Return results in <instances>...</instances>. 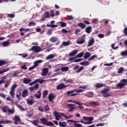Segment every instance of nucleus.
<instances>
[{"label": "nucleus", "mask_w": 127, "mask_h": 127, "mask_svg": "<svg viewBox=\"0 0 127 127\" xmlns=\"http://www.w3.org/2000/svg\"><path fill=\"white\" fill-rule=\"evenodd\" d=\"M83 119L84 121H87L88 122H84L83 120H80L81 124H83L84 125H91V124H93L94 118L92 117L83 116Z\"/></svg>", "instance_id": "f257e3e1"}, {"label": "nucleus", "mask_w": 127, "mask_h": 127, "mask_svg": "<svg viewBox=\"0 0 127 127\" xmlns=\"http://www.w3.org/2000/svg\"><path fill=\"white\" fill-rule=\"evenodd\" d=\"M53 114L57 121H59L60 119H62V117H61V116L64 117V118H65V119H70V117H68L67 115H65V114L63 113H61L59 114L58 113V112L54 111Z\"/></svg>", "instance_id": "f03ea898"}, {"label": "nucleus", "mask_w": 127, "mask_h": 127, "mask_svg": "<svg viewBox=\"0 0 127 127\" xmlns=\"http://www.w3.org/2000/svg\"><path fill=\"white\" fill-rule=\"evenodd\" d=\"M121 82L117 84V89H123L125 86H127V79H123L121 80Z\"/></svg>", "instance_id": "7ed1b4c3"}, {"label": "nucleus", "mask_w": 127, "mask_h": 127, "mask_svg": "<svg viewBox=\"0 0 127 127\" xmlns=\"http://www.w3.org/2000/svg\"><path fill=\"white\" fill-rule=\"evenodd\" d=\"M29 51H35L36 53H38L39 52L42 51V49H41V48L39 46H34L29 49Z\"/></svg>", "instance_id": "20e7f679"}, {"label": "nucleus", "mask_w": 127, "mask_h": 127, "mask_svg": "<svg viewBox=\"0 0 127 127\" xmlns=\"http://www.w3.org/2000/svg\"><path fill=\"white\" fill-rule=\"evenodd\" d=\"M109 91V89H104L103 90L101 91V94H103V97H104V98H109V97L112 96V94H108Z\"/></svg>", "instance_id": "39448f33"}, {"label": "nucleus", "mask_w": 127, "mask_h": 127, "mask_svg": "<svg viewBox=\"0 0 127 127\" xmlns=\"http://www.w3.org/2000/svg\"><path fill=\"white\" fill-rule=\"evenodd\" d=\"M85 35H82L76 40V43L77 44H83V43H85Z\"/></svg>", "instance_id": "423d86ee"}, {"label": "nucleus", "mask_w": 127, "mask_h": 127, "mask_svg": "<svg viewBox=\"0 0 127 127\" xmlns=\"http://www.w3.org/2000/svg\"><path fill=\"white\" fill-rule=\"evenodd\" d=\"M84 66H81V67H80V66L78 65L74 66L73 67V70H77L76 71V73H80V72H81V71H82V70H84Z\"/></svg>", "instance_id": "0eeeda50"}, {"label": "nucleus", "mask_w": 127, "mask_h": 127, "mask_svg": "<svg viewBox=\"0 0 127 127\" xmlns=\"http://www.w3.org/2000/svg\"><path fill=\"white\" fill-rule=\"evenodd\" d=\"M67 86L68 85H66L63 83H61L57 86V90H63V89L67 88Z\"/></svg>", "instance_id": "6e6552de"}, {"label": "nucleus", "mask_w": 127, "mask_h": 127, "mask_svg": "<svg viewBox=\"0 0 127 127\" xmlns=\"http://www.w3.org/2000/svg\"><path fill=\"white\" fill-rule=\"evenodd\" d=\"M48 98L49 102H51V103H54L53 102V99H55V95H54V94L52 93L49 95Z\"/></svg>", "instance_id": "1a4fd4ad"}, {"label": "nucleus", "mask_w": 127, "mask_h": 127, "mask_svg": "<svg viewBox=\"0 0 127 127\" xmlns=\"http://www.w3.org/2000/svg\"><path fill=\"white\" fill-rule=\"evenodd\" d=\"M29 93L28 92V90L27 89H25L23 91L22 93V97L23 98H26L27 96H29Z\"/></svg>", "instance_id": "9d476101"}, {"label": "nucleus", "mask_w": 127, "mask_h": 127, "mask_svg": "<svg viewBox=\"0 0 127 127\" xmlns=\"http://www.w3.org/2000/svg\"><path fill=\"white\" fill-rule=\"evenodd\" d=\"M43 82H44V80H41L40 81V79H36L35 81L30 83L29 84V86H32L33 85H34V84L36 83H43Z\"/></svg>", "instance_id": "9b49d317"}, {"label": "nucleus", "mask_w": 127, "mask_h": 127, "mask_svg": "<svg viewBox=\"0 0 127 127\" xmlns=\"http://www.w3.org/2000/svg\"><path fill=\"white\" fill-rule=\"evenodd\" d=\"M14 121L15 125H18V122H20L21 120L19 118V116H15L13 119Z\"/></svg>", "instance_id": "f8f14e48"}, {"label": "nucleus", "mask_w": 127, "mask_h": 127, "mask_svg": "<svg viewBox=\"0 0 127 127\" xmlns=\"http://www.w3.org/2000/svg\"><path fill=\"white\" fill-rule=\"evenodd\" d=\"M48 68L46 67V68H44L43 69V71L42 72V76H46L48 73Z\"/></svg>", "instance_id": "ddd939ff"}, {"label": "nucleus", "mask_w": 127, "mask_h": 127, "mask_svg": "<svg viewBox=\"0 0 127 127\" xmlns=\"http://www.w3.org/2000/svg\"><path fill=\"white\" fill-rule=\"evenodd\" d=\"M94 43H95V40H94V38L90 39L88 42L87 47L92 46V45H93V44H94Z\"/></svg>", "instance_id": "4468645a"}, {"label": "nucleus", "mask_w": 127, "mask_h": 127, "mask_svg": "<svg viewBox=\"0 0 127 127\" xmlns=\"http://www.w3.org/2000/svg\"><path fill=\"white\" fill-rule=\"evenodd\" d=\"M38 93H36L34 94L35 98H36V99H40L41 98V91H37Z\"/></svg>", "instance_id": "2eb2a0df"}, {"label": "nucleus", "mask_w": 127, "mask_h": 127, "mask_svg": "<svg viewBox=\"0 0 127 127\" xmlns=\"http://www.w3.org/2000/svg\"><path fill=\"white\" fill-rule=\"evenodd\" d=\"M95 88H103V87H105V84L103 83H97L95 85Z\"/></svg>", "instance_id": "dca6fc26"}, {"label": "nucleus", "mask_w": 127, "mask_h": 127, "mask_svg": "<svg viewBox=\"0 0 127 127\" xmlns=\"http://www.w3.org/2000/svg\"><path fill=\"white\" fill-rule=\"evenodd\" d=\"M23 82L24 84H28L30 82H31V79L29 77L24 78L23 80Z\"/></svg>", "instance_id": "f3484780"}, {"label": "nucleus", "mask_w": 127, "mask_h": 127, "mask_svg": "<svg viewBox=\"0 0 127 127\" xmlns=\"http://www.w3.org/2000/svg\"><path fill=\"white\" fill-rule=\"evenodd\" d=\"M50 41L51 42H52V43H54V42H56V41H58V38L53 36L50 38Z\"/></svg>", "instance_id": "a211bd4d"}, {"label": "nucleus", "mask_w": 127, "mask_h": 127, "mask_svg": "<svg viewBox=\"0 0 127 127\" xmlns=\"http://www.w3.org/2000/svg\"><path fill=\"white\" fill-rule=\"evenodd\" d=\"M41 123L42 124V125H45L46 126L47 124V119L46 118H41L40 119Z\"/></svg>", "instance_id": "6ab92c4d"}, {"label": "nucleus", "mask_w": 127, "mask_h": 127, "mask_svg": "<svg viewBox=\"0 0 127 127\" xmlns=\"http://www.w3.org/2000/svg\"><path fill=\"white\" fill-rule=\"evenodd\" d=\"M77 26H78V27H81L82 29L86 28V25L82 22L78 23Z\"/></svg>", "instance_id": "aec40b11"}, {"label": "nucleus", "mask_w": 127, "mask_h": 127, "mask_svg": "<svg viewBox=\"0 0 127 127\" xmlns=\"http://www.w3.org/2000/svg\"><path fill=\"white\" fill-rule=\"evenodd\" d=\"M89 105H90L91 106H100V103L97 101H91L89 102Z\"/></svg>", "instance_id": "412c9836"}, {"label": "nucleus", "mask_w": 127, "mask_h": 127, "mask_svg": "<svg viewBox=\"0 0 127 127\" xmlns=\"http://www.w3.org/2000/svg\"><path fill=\"white\" fill-rule=\"evenodd\" d=\"M90 56H91V53L87 52L85 53L83 57L84 59H88V58H89V57H90Z\"/></svg>", "instance_id": "4be33fe9"}, {"label": "nucleus", "mask_w": 127, "mask_h": 127, "mask_svg": "<svg viewBox=\"0 0 127 127\" xmlns=\"http://www.w3.org/2000/svg\"><path fill=\"white\" fill-rule=\"evenodd\" d=\"M85 31L87 33H91V32L92 31V27L90 26L87 27L85 29Z\"/></svg>", "instance_id": "5701e85b"}, {"label": "nucleus", "mask_w": 127, "mask_h": 127, "mask_svg": "<svg viewBox=\"0 0 127 127\" xmlns=\"http://www.w3.org/2000/svg\"><path fill=\"white\" fill-rule=\"evenodd\" d=\"M9 109V107L6 105L2 108V110L3 113H6V112H8Z\"/></svg>", "instance_id": "b1692460"}, {"label": "nucleus", "mask_w": 127, "mask_h": 127, "mask_svg": "<svg viewBox=\"0 0 127 127\" xmlns=\"http://www.w3.org/2000/svg\"><path fill=\"white\" fill-rule=\"evenodd\" d=\"M9 123H11V121H9L8 120L0 121V124H2L3 125H4V124H9Z\"/></svg>", "instance_id": "393cba45"}, {"label": "nucleus", "mask_w": 127, "mask_h": 127, "mask_svg": "<svg viewBox=\"0 0 127 127\" xmlns=\"http://www.w3.org/2000/svg\"><path fill=\"white\" fill-rule=\"evenodd\" d=\"M59 125L60 127H66V126H67V124H66V123L62 122H60L59 123Z\"/></svg>", "instance_id": "a878e982"}, {"label": "nucleus", "mask_w": 127, "mask_h": 127, "mask_svg": "<svg viewBox=\"0 0 127 127\" xmlns=\"http://www.w3.org/2000/svg\"><path fill=\"white\" fill-rule=\"evenodd\" d=\"M48 95V91L47 90H45L43 92V99H45L46 98V96Z\"/></svg>", "instance_id": "bb28decb"}, {"label": "nucleus", "mask_w": 127, "mask_h": 127, "mask_svg": "<svg viewBox=\"0 0 127 127\" xmlns=\"http://www.w3.org/2000/svg\"><path fill=\"white\" fill-rule=\"evenodd\" d=\"M61 71L63 72H65L69 70V67L68 66H64L61 68Z\"/></svg>", "instance_id": "cd10ccee"}, {"label": "nucleus", "mask_w": 127, "mask_h": 127, "mask_svg": "<svg viewBox=\"0 0 127 127\" xmlns=\"http://www.w3.org/2000/svg\"><path fill=\"white\" fill-rule=\"evenodd\" d=\"M80 65H82L83 66H88L90 64V62H83L80 63Z\"/></svg>", "instance_id": "c85d7f7f"}, {"label": "nucleus", "mask_w": 127, "mask_h": 127, "mask_svg": "<svg viewBox=\"0 0 127 127\" xmlns=\"http://www.w3.org/2000/svg\"><path fill=\"white\" fill-rule=\"evenodd\" d=\"M54 57V54H51L48 56L46 59V60H49L50 59H53V58Z\"/></svg>", "instance_id": "c756f323"}, {"label": "nucleus", "mask_w": 127, "mask_h": 127, "mask_svg": "<svg viewBox=\"0 0 127 127\" xmlns=\"http://www.w3.org/2000/svg\"><path fill=\"white\" fill-rule=\"evenodd\" d=\"M77 52H78V51L77 50H74L69 54V56H74V55H75V54H77Z\"/></svg>", "instance_id": "7c9ffc66"}, {"label": "nucleus", "mask_w": 127, "mask_h": 127, "mask_svg": "<svg viewBox=\"0 0 127 127\" xmlns=\"http://www.w3.org/2000/svg\"><path fill=\"white\" fill-rule=\"evenodd\" d=\"M93 96H94V93L93 92H88L86 94V97L88 98H93Z\"/></svg>", "instance_id": "2f4dec72"}, {"label": "nucleus", "mask_w": 127, "mask_h": 127, "mask_svg": "<svg viewBox=\"0 0 127 127\" xmlns=\"http://www.w3.org/2000/svg\"><path fill=\"white\" fill-rule=\"evenodd\" d=\"M7 71H9V68H5L2 70H0V75H2L3 73H5V72H7Z\"/></svg>", "instance_id": "473e14b6"}, {"label": "nucleus", "mask_w": 127, "mask_h": 127, "mask_svg": "<svg viewBox=\"0 0 127 127\" xmlns=\"http://www.w3.org/2000/svg\"><path fill=\"white\" fill-rule=\"evenodd\" d=\"M47 27H52V28L58 27V25L47 24Z\"/></svg>", "instance_id": "72a5a7b5"}, {"label": "nucleus", "mask_w": 127, "mask_h": 127, "mask_svg": "<svg viewBox=\"0 0 127 127\" xmlns=\"http://www.w3.org/2000/svg\"><path fill=\"white\" fill-rule=\"evenodd\" d=\"M27 103L28 104V105H33V103H34V101H33V100L31 99V100H29V99H27Z\"/></svg>", "instance_id": "f704fd0d"}, {"label": "nucleus", "mask_w": 127, "mask_h": 127, "mask_svg": "<svg viewBox=\"0 0 127 127\" xmlns=\"http://www.w3.org/2000/svg\"><path fill=\"white\" fill-rule=\"evenodd\" d=\"M59 23H60L61 27H65L67 25V24L64 22H59Z\"/></svg>", "instance_id": "c9c22d12"}, {"label": "nucleus", "mask_w": 127, "mask_h": 127, "mask_svg": "<svg viewBox=\"0 0 127 127\" xmlns=\"http://www.w3.org/2000/svg\"><path fill=\"white\" fill-rule=\"evenodd\" d=\"M28 25L29 26H35V25H36V23L31 21L29 23Z\"/></svg>", "instance_id": "e433bc0d"}, {"label": "nucleus", "mask_w": 127, "mask_h": 127, "mask_svg": "<svg viewBox=\"0 0 127 127\" xmlns=\"http://www.w3.org/2000/svg\"><path fill=\"white\" fill-rule=\"evenodd\" d=\"M8 44H9V41H5V42H3L2 43V45L4 47L8 46Z\"/></svg>", "instance_id": "4c0bfd02"}, {"label": "nucleus", "mask_w": 127, "mask_h": 127, "mask_svg": "<svg viewBox=\"0 0 127 127\" xmlns=\"http://www.w3.org/2000/svg\"><path fill=\"white\" fill-rule=\"evenodd\" d=\"M17 87V84H13L12 87H11V91H15V88H16Z\"/></svg>", "instance_id": "58836bf2"}, {"label": "nucleus", "mask_w": 127, "mask_h": 127, "mask_svg": "<svg viewBox=\"0 0 127 127\" xmlns=\"http://www.w3.org/2000/svg\"><path fill=\"white\" fill-rule=\"evenodd\" d=\"M46 126H49L50 127H53V126H54V124H53V123H52V122H47V124H46Z\"/></svg>", "instance_id": "ea45409f"}, {"label": "nucleus", "mask_w": 127, "mask_h": 127, "mask_svg": "<svg viewBox=\"0 0 127 127\" xmlns=\"http://www.w3.org/2000/svg\"><path fill=\"white\" fill-rule=\"evenodd\" d=\"M15 16V15H14V14H7V17H10L11 18H13V17H14Z\"/></svg>", "instance_id": "a19ab883"}, {"label": "nucleus", "mask_w": 127, "mask_h": 127, "mask_svg": "<svg viewBox=\"0 0 127 127\" xmlns=\"http://www.w3.org/2000/svg\"><path fill=\"white\" fill-rule=\"evenodd\" d=\"M4 64H6V62L5 61H0V66H2V65H4Z\"/></svg>", "instance_id": "79ce46f5"}, {"label": "nucleus", "mask_w": 127, "mask_h": 127, "mask_svg": "<svg viewBox=\"0 0 127 127\" xmlns=\"http://www.w3.org/2000/svg\"><path fill=\"white\" fill-rule=\"evenodd\" d=\"M121 56H127V51L122 52L121 53Z\"/></svg>", "instance_id": "37998d69"}, {"label": "nucleus", "mask_w": 127, "mask_h": 127, "mask_svg": "<svg viewBox=\"0 0 127 127\" xmlns=\"http://www.w3.org/2000/svg\"><path fill=\"white\" fill-rule=\"evenodd\" d=\"M123 72H124V67H121L119 69V70L118 71V73L119 74H121V73H123Z\"/></svg>", "instance_id": "c03bdc74"}, {"label": "nucleus", "mask_w": 127, "mask_h": 127, "mask_svg": "<svg viewBox=\"0 0 127 127\" xmlns=\"http://www.w3.org/2000/svg\"><path fill=\"white\" fill-rule=\"evenodd\" d=\"M83 55H84V52H81V53L78 54L76 56V57H77L78 58H81V57H83Z\"/></svg>", "instance_id": "a18cd8bd"}, {"label": "nucleus", "mask_w": 127, "mask_h": 127, "mask_svg": "<svg viewBox=\"0 0 127 127\" xmlns=\"http://www.w3.org/2000/svg\"><path fill=\"white\" fill-rule=\"evenodd\" d=\"M69 44H70V41L63 42V45H64V46H67V45H69Z\"/></svg>", "instance_id": "49530a36"}, {"label": "nucleus", "mask_w": 127, "mask_h": 127, "mask_svg": "<svg viewBox=\"0 0 127 127\" xmlns=\"http://www.w3.org/2000/svg\"><path fill=\"white\" fill-rule=\"evenodd\" d=\"M68 83H70V84H73V79H69L66 81V84H68Z\"/></svg>", "instance_id": "de8ad7c7"}, {"label": "nucleus", "mask_w": 127, "mask_h": 127, "mask_svg": "<svg viewBox=\"0 0 127 127\" xmlns=\"http://www.w3.org/2000/svg\"><path fill=\"white\" fill-rule=\"evenodd\" d=\"M38 110L40 112H44V109H43V107H42V106H39V107H38Z\"/></svg>", "instance_id": "09e8293b"}, {"label": "nucleus", "mask_w": 127, "mask_h": 127, "mask_svg": "<svg viewBox=\"0 0 127 127\" xmlns=\"http://www.w3.org/2000/svg\"><path fill=\"white\" fill-rule=\"evenodd\" d=\"M96 57H97V56L93 55V56H91L90 58H89L88 59V61H90V60H94V59H95V58H96Z\"/></svg>", "instance_id": "8fccbe9b"}, {"label": "nucleus", "mask_w": 127, "mask_h": 127, "mask_svg": "<svg viewBox=\"0 0 127 127\" xmlns=\"http://www.w3.org/2000/svg\"><path fill=\"white\" fill-rule=\"evenodd\" d=\"M67 17L68 20H73V19H74V17H73L72 15H67Z\"/></svg>", "instance_id": "3c124183"}, {"label": "nucleus", "mask_w": 127, "mask_h": 127, "mask_svg": "<svg viewBox=\"0 0 127 127\" xmlns=\"http://www.w3.org/2000/svg\"><path fill=\"white\" fill-rule=\"evenodd\" d=\"M51 14L50 15V16H52V17H54L55 16V14H54V10H51Z\"/></svg>", "instance_id": "603ef678"}, {"label": "nucleus", "mask_w": 127, "mask_h": 127, "mask_svg": "<svg viewBox=\"0 0 127 127\" xmlns=\"http://www.w3.org/2000/svg\"><path fill=\"white\" fill-rule=\"evenodd\" d=\"M74 126L75 127H83V126H82V124H74Z\"/></svg>", "instance_id": "864d4df0"}, {"label": "nucleus", "mask_w": 127, "mask_h": 127, "mask_svg": "<svg viewBox=\"0 0 127 127\" xmlns=\"http://www.w3.org/2000/svg\"><path fill=\"white\" fill-rule=\"evenodd\" d=\"M16 106L18 108H19V109H20L21 111H24V109L22 106L19 105L18 104H17Z\"/></svg>", "instance_id": "5fc2aeb1"}, {"label": "nucleus", "mask_w": 127, "mask_h": 127, "mask_svg": "<svg viewBox=\"0 0 127 127\" xmlns=\"http://www.w3.org/2000/svg\"><path fill=\"white\" fill-rule=\"evenodd\" d=\"M44 109L45 111H50V108H49V106H48V105H46L44 107Z\"/></svg>", "instance_id": "6e6d98bb"}, {"label": "nucleus", "mask_w": 127, "mask_h": 127, "mask_svg": "<svg viewBox=\"0 0 127 127\" xmlns=\"http://www.w3.org/2000/svg\"><path fill=\"white\" fill-rule=\"evenodd\" d=\"M10 95L12 97V98H13V97H14V91L11 90L10 92Z\"/></svg>", "instance_id": "4d7b16f0"}, {"label": "nucleus", "mask_w": 127, "mask_h": 127, "mask_svg": "<svg viewBox=\"0 0 127 127\" xmlns=\"http://www.w3.org/2000/svg\"><path fill=\"white\" fill-rule=\"evenodd\" d=\"M9 83H10V81H7L5 84L4 85V87L6 88H7L9 86Z\"/></svg>", "instance_id": "13d9d810"}, {"label": "nucleus", "mask_w": 127, "mask_h": 127, "mask_svg": "<svg viewBox=\"0 0 127 127\" xmlns=\"http://www.w3.org/2000/svg\"><path fill=\"white\" fill-rule=\"evenodd\" d=\"M76 92V90H72L71 91H67V95H71V94H73V93Z\"/></svg>", "instance_id": "bf43d9fd"}, {"label": "nucleus", "mask_w": 127, "mask_h": 127, "mask_svg": "<svg viewBox=\"0 0 127 127\" xmlns=\"http://www.w3.org/2000/svg\"><path fill=\"white\" fill-rule=\"evenodd\" d=\"M21 69H23V70H27V66H26V65H24L21 66Z\"/></svg>", "instance_id": "052dcab7"}, {"label": "nucleus", "mask_w": 127, "mask_h": 127, "mask_svg": "<svg viewBox=\"0 0 127 127\" xmlns=\"http://www.w3.org/2000/svg\"><path fill=\"white\" fill-rule=\"evenodd\" d=\"M123 32L125 34V35H127V27L124 28Z\"/></svg>", "instance_id": "680f3d73"}, {"label": "nucleus", "mask_w": 127, "mask_h": 127, "mask_svg": "<svg viewBox=\"0 0 127 127\" xmlns=\"http://www.w3.org/2000/svg\"><path fill=\"white\" fill-rule=\"evenodd\" d=\"M92 23H98V19H93L92 20Z\"/></svg>", "instance_id": "e2e57ef3"}, {"label": "nucleus", "mask_w": 127, "mask_h": 127, "mask_svg": "<svg viewBox=\"0 0 127 127\" xmlns=\"http://www.w3.org/2000/svg\"><path fill=\"white\" fill-rule=\"evenodd\" d=\"M47 34H48V35H51V34H52V30L51 29L48 30Z\"/></svg>", "instance_id": "0e129e2a"}, {"label": "nucleus", "mask_w": 127, "mask_h": 127, "mask_svg": "<svg viewBox=\"0 0 127 127\" xmlns=\"http://www.w3.org/2000/svg\"><path fill=\"white\" fill-rule=\"evenodd\" d=\"M75 92L76 93H82V92H84V90L82 89L75 90Z\"/></svg>", "instance_id": "69168bd1"}, {"label": "nucleus", "mask_w": 127, "mask_h": 127, "mask_svg": "<svg viewBox=\"0 0 127 127\" xmlns=\"http://www.w3.org/2000/svg\"><path fill=\"white\" fill-rule=\"evenodd\" d=\"M36 68L34 65H33L29 68V71H31V70H33V69H35Z\"/></svg>", "instance_id": "338daca9"}, {"label": "nucleus", "mask_w": 127, "mask_h": 127, "mask_svg": "<svg viewBox=\"0 0 127 127\" xmlns=\"http://www.w3.org/2000/svg\"><path fill=\"white\" fill-rule=\"evenodd\" d=\"M122 106L125 107V108H127V101H126L124 103L122 104Z\"/></svg>", "instance_id": "774afa93"}]
</instances>
